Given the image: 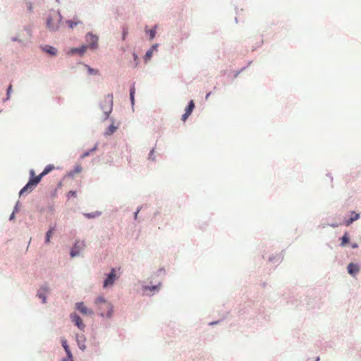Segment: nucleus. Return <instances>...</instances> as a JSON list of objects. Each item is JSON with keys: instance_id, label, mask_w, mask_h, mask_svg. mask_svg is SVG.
I'll return each mask as SVG.
<instances>
[{"instance_id": "obj_1", "label": "nucleus", "mask_w": 361, "mask_h": 361, "mask_svg": "<svg viewBox=\"0 0 361 361\" xmlns=\"http://www.w3.org/2000/svg\"><path fill=\"white\" fill-rule=\"evenodd\" d=\"M54 169V166L53 165H47L44 168V171L37 176H35V171L33 170H30V178L27 183L20 190L19 195L21 196L27 192H31L41 181L42 177L51 172Z\"/></svg>"}, {"instance_id": "obj_2", "label": "nucleus", "mask_w": 361, "mask_h": 361, "mask_svg": "<svg viewBox=\"0 0 361 361\" xmlns=\"http://www.w3.org/2000/svg\"><path fill=\"white\" fill-rule=\"evenodd\" d=\"M95 305L97 306L99 314L102 317H110L113 312V306L103 297L99 296L95 300Z\"/></svg>"}, {"instance_id": "obj_3", "label": "nucleus", "mask_w": 361, "mask_h": 361, "mask_svg": "<svg viewBox=\"0 0 361 361\" xmlns=\"http://www.w3.org/2000/svg\"><path fill=\"white\" fill-rule=\"evenodd\" d=\"M118 278L116 274V269H111L109 274H108L106 279L104 281V287L107 288L112 286L115 281Z\"/></svg>"}, {"instance_id": "obj_4", "label": "nucleus", "mask_w": 361, "mask_h": 361, "mask_svg": "<svg viewBox=\"0 0 361 361\" xmlns=\"http://www.w3.org/2000/svg\"><path fill=\"white\" fill-rule=\"evenodd\" d=\"M86 245L84 241L77 240L71 250V255L72 257L78 256L80 254V251L85 247Z\"/></svg>"}, {"instance_id": "obj_5", "label": "nucleus", "mask_w": 361, "mask_h": 361, "mask_svg": "<svg viewBox=\"0 0 361 361\" xmlns=\"http://www.w3.org/2000/svg\"><path fill=\"white\" fill-rule=\"evenodd\" d=\"M86 41L89 44L90 48L95 49L98 47V37L92 33H88L86 35Z\"/></svg>"}, {"instance_id": "obj_6", "label": "nucleus", "mask_w": 361, "mask_h": 361, "mask_svg": "<svg viewBox=\"0 0 361 361\" xmlns=\"http://www.w3.org/2000/svg\"><path fill=\"white\" fill-rule=\"evenodd\" d=\"M75 305L76 309L84 315H92L93 314V311L87 308L83 302H78Z\"/></svg>"}, {"instance_id": "obj_7", "label": "nucleus", "mask_w": 361, "mask_h": 361, "mask_svg": "<svg viewBox=\"0 0 361 361\" xmlns=\"http://www.w3.org/2000/svg\"><path fill=\"white\" fill-rule=\"evenodd\" d=\"M71 319L73 322L78 326L80 330H84L85 325L83 324L81 318L76 314L73 313L71 314Z\"/></svg>"}, {"instance_id": "obj_8", "label": "nucleus", "mask_w": 361, "mask_h": 361, "mask_svg": "<svg viewBox=\"0 0 361 361\" xmlns=\"http://www.w3.org/2000/svg\"><path fill=\"white\" fill-rule=\"evenodd\" d=\"M195 108V103L193 102V100H191L187 108L185 109V114L182 116V120L183 121H185L187 120V118L190 116V115L192 114L193 109Z\"/></svg>"}, {"instance_id": "obj_9", "label": "nucleus", "mask_w": 361, "mask_h": 361, "mask_svg": "<svg viewBox=\"0 0 361 361\" xmlns=\"http://www.w3.org/2000/svg\"><path fill=\"white\" fill-rule=\"evenodd\" d=\"M360 269L357 264L350 263L348 266V272L351 275H355L358 273Z\"/></svg>"}, {"instance_id": "obj_10", "label": "nucleus", "mask_w": 361, "mask_h": 361, "mask_svg": "<svg viewBox=\"0 0 361 361\" xmlns=\"http://www.w3.org/2000/svg\"><path fill=\"white\" fill-rule=\"evenodd\" d=\"M359 217H360L359 214H357V213L353 212L351 214V217L349 219L345 221V225L350 226L354 221L357 220L359 219Z\"/></svg>"}, {"instance_id": "obj_11", "label": "nucleus", "mask_w": 361, "mask_h": 361, "mask_svg": "<svg viewBox=\"0 0 361 361\" xmlns=\"http://www.w3.org/2000/svg\"><path fill=\"white\" fill-rule=\"evenodd\" d=\"M43 50L51 56H55L57 54L56 49L51 46L44 47Z\"/></svg>"}, {"instance_id": "obj_12", "label": "nucleus", "mask_w": 361, "mask_h": 361, "mask_svg": "<svg viewBox=\"0 0 361 361\" xmlns=\"http://www.w3.org/2000/svg\"><path fill=\"white\" fill-rule=\"evenodd\" d=\"M156 48H157V45H154V46H152V48H151L150 49H149V50L146 52V54H145V56H144V59H145V61L146 62L150 60V59H151V57H152V56L153 51H154V50Z\"/></svg>"}, {"instance_id": "obj_13", "label": "nucleus", "mask_w": 361, "mask_h": 361, "mask_svg": "<svg viewBox=\"0 0 361 361\" xmlns=\"http://www.w3.org/2000/svg\"><path fill=\"white\" fill-rule=\"evenodd\" d=\"M61 342H62V345H63V348H64V350H65V351H66L68 358L71 359L72 358V353H71V350L69 349V347H68V345L67 344L66 340V339H63Z\"/></svg>"}, {"instance_id": "obj_14", "label": "nucleus", "mask_w": 361, "mask_h": 361, "mask_svg": "<svg viewBox=\"0 0 361 361\" xmlns=\"http://www.w3.org/2000/svg\"><path fill=\"white\" fill-rule=\"evenodd\" d=\"M66 23L67 24V25L70 27V28H73L74 27H75L76 25H78V24H80L81 23V21H80L78 19H75L74 20H66Z\"/></svg>"}, {"instance_id": "obj_15", "label": "nucleus", "mask_w": 361, "mask_h": 361, "mask_svg": "<svg viewBox=\"0 0 361 361\" xmlns=\"http://www.w3.org/2000/svg\"><path fill=\"white\" fill-rule=\"evenodd\" d=\"M54 232V228H50L49 230L46 233L45 243H49L50 242V238H51L53 233Z\"/></svg>"}, {"instance_id": "obj_16", "label": "nucleus", "mask_w": 361, "mask_h": 361, "mask_svg": "<svg viewBox=\"0 0 361 361\" xmlns=\"http://www.w3.org/2000/svg\"><path fill=\"white\" fill-rule=\"evenodd\" d=\"M47 26L51 30H56L58 27L56 24H52L51 18H48L47 19Z\"/></svg>"}, {"instance_id": "obj_17", "label": "nucleus", "mask_w": 361, "mask_h": 361, "mask_svg": "<svg viewBox=\"0 0 361 361\" xmlns=\"http://www.w3.org/2000/svg\"><path fill=\"white\" fill-rule=\"evenodd\" d=\"M341 245L342 247H344L349 242V240H350L349 237H348V233H345V234L341 238Z\"/></svg>"}, {"instance_id": "obj_18", "label": "nucleus", "mask_w": 361, "mask_h": 361, "mask_svg": "<svg viewBox=\"0 0 361 361\" xmlns=\"http://www.w3.org/2000/svg\"><path fill=\"white\" fill-rule=\"evenodd\" d=\"M135 93V86L133 85L130 90V97L131 103L133 105L135 103V97H134Z\"/></svg>"}, {"instance_id": "obj_19", "label": "nucleus", "mask_w": 361, "mask_h": 361, "mask_svg": "<svg viewBox=\"0 0 361 361\" xmlns=\"http://www.w3.org/2000/svg\"><path fill=\"white\" fill-rule=\"evenodd\" d=\"M82 168L80 165L78 164L75 166L74 169L71 172L72 176L79 173L82 171Z\"/></svg>"}, {"instance_id": "obj_20", "label": "nucleus", "mask_w": 361, "mask_h": 361, "mask_svg": "<svg viewBox=\"0 0 361 361\" xmlns=\"http://www.w3.org/2000/svg\"><path fill=\"white\" fill-rule=\"evenodd\" d=\"M87 49L86 46H82L80 49H72V53H79L82 54Z\"/></svg>"}, {"instance_id": "obj_21", "label": "nucleus", "mask_w": 361, "mask_h": 361, "mask_svg": "<svg viewBox=\"0 0 361 361\" xmlns=\"http://www.w3.org/2000/svg\"><path fill=\"white\" fill-rule=\"evenodd\" d=\"M117 129V126H115L114 124H111L107 129L106 134L112 135L115 130Z\"/></svg>"}, {"instance_id": "obj_22", "label": "nucleus", "mask_w": 361, "mask_h": 361, "mask_svg": "<svg viewBox=\"0 0 361 361\" xmlns=\"http://www.w3.org/2000/svg\"><path fill=\"white\" fill-rule=\"evenodd\" d=\"M109 102L111 103V105H110V108H109V112H106V118L109 115V113L111 112V105H112V103H113V97L112 95H109Z\"/></svg>"}, {"instance_id": "obj_23", "label": "nucleus", "mask_w": 361, "mask_h": 361, "mask_svg": "<svg viewBox=\"0 0 361 361\" xmlns=\"http://www.w3.org/2000/svg\"><path fill=\"white\" fill-rule=\"evenodd\" d=\"M158 289V286H145L144 287V290H157Z\"/></svg>"}, {"instance_id": "obj_24", "label": "nucleus", "mask_w": 361, "mask_h": 361, "mask_svg": "<svg viewBox=\"0 0 361 361\" xmlns=\"http://www.w3.org/2000/svg\"><path fill=\"white\" fill-rule=\"evenodd\" d=\"M149 33L150 39H152L155 36L156 31L154 29H152V30H149Z\"/></svg>"}, {"instance_id": "obj_25", "label": "nucleus", "mask_w": 361, "mask_h": 361, "mask_svg": "<svg viewBox=\"0 0 361 361\" xmlns=\"http://www.w3.org/2000/svg\"><path fill=\"white\" fill-rule=\"evenodd\" d=\"M127 35H128V29H127V27H123V40H125Z\"/></svg>"}, {"instance_id": "obj_26", "label": "nucleus", "mask_w": 361, "mask_h": 361, "mask_svg": "<svg viewBox=\"0 0 361 361\" xmlns=\"http://www.w3.org/2000/svg\"><path fill=\"white\" fill-rule=\"evenodd\" d=\"M38 296L39 298H41L42 300L43 303L46 302V297H45L44 294L39 293Z\"/></svg>"}, {"instance_id": "obj_27", "label": "nucleus", "mask_w": 361, "mask_h": 361, "mask_svg": "<svg viewBox=\"0 0 361 361\" xmlns=\"http://www.w3.org/2000/svg\"><path fill=\"white\" fill-rule=\"evenodd\" d=\"M88 71H89V73L90 74H94V75L98 74V71L97 70H94V69L91 68H88Z\"/></svg>"}, {"instance_id": "obj_28", "label": "nucleus", "mask_w": 361, "mask_h": 361, "mask_svg": "<svg viewBox=\"0 0 361 361\" xmlns=\"http://www.w3.org/2000/svg\"><path fill=\"white\" fill-rule=\"evenodd\" d=\"M11 89H12V85H9L8 90H7V95H8V97H9V94L11 93Z\"/></svg>"}, {"instance_id": "obj_29", "label": "nucleus", "mask_w": 361, "mask_h": 361, "mask_svg": "<svg viewBox=\"0 0 361 361\" xmlns=\"http://www.w3.org/2000/svg\"><path fill=\"white\" fill-rule=\"evenodd\" d=\"M89 154H90V152H87L84 153V154L81 156V157H82V158H85V157H87Z\"/></svg>"}, {"instance_id": "obj_30", "label": "nucleus", "mask_w": 361, "mask_h": 361, "mask_svg": "<svg viewBox=\"0 0 361 361\" xmlns=\"http://www.w3.org/2000/svg\"><path fill=\"white\" fill-rule=\"evenodd\" d=\"M358 247L357 244V243H353L352 244V247L353 248H357Z\"/></svg>"}, {"instance_id": "obj_31", "label": "nucleus", "mask_w": 361, "mask_h": 361, "mask_svg": "<svg viewBox=\"0 0 361 361\" xmlns=\"http://www.w3.org/2000/svg\"><path fill=\"white\" fill-rule=\"evenodd\" d=\"M69 194H71L72 196H75V194H76V193H75V192H74V191H70V192H69Z\"/></svg>"}, {"instance_id": "obj_32", "label": "nucleus", "mask_w": 361, "mask_h": 361, "mask_svg": "<svg viewBox=\"0 0 361 361\" xmlns=\"http://www.w3.org/2000/svg\"><path fill=\"white\" fill-rule=\"evenodd\" d=\"M134 59L136 61L137 59V56L135 54H133Z\"/></svg>"}, {"instance_id": "obj_33", "label": "nucleus", "mask_w": 361, "mask_h": 361, "mask_svg": "<svg viewBox=\"0 0 361 361\" xmlns=\"http://www.w3.org/2000/svg\"><path fill=\"white\" fill-rule=\"evenodd\" d=\"M211 94V92H209L207 95H206V99H207L209 98V97L210 96Z\"/></svg>"}, {"instance_id": "obj_34", "label": "nucleus", "mask_w": 361, "mask_h": 361, "mask_svg": "<svg viewBox=\"0 0 361 361\" xmlns=\"http://www.w3.org/2000/svg\"><path fill=\"white\" fill-rule=\"evenodd\" d=\"M85 215H86L87 217H89V218H90V217H92V216H92L91 214H85Z\"/></svg>"}, {"instance_id": "obj_35", "label": "nucleus", "mask_w": 361, "mask_h": 361, "mask_svg": "<svg viewBox=\"0 0 361 361\" xmlns=\"http://www.w3.org/2000/svg\"><path fill=\"white\" fill-rule=\"evenodd\" d=\"M13 217H14V214L13 213V214L11 215L10 219H13Z\"/></svg>"}]
</instances>
